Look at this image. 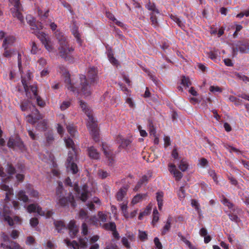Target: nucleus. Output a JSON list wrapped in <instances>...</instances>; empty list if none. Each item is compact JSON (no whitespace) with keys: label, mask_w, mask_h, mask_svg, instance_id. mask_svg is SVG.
I'll return each mask as SVG.
<instances>
[{"label":"nucleus","mask_w":249,"mask_h":249,"mask_svg":"<svg viewBox=\"0 0 249 249\" xmlns=\"http://www.w3.org/2000/svg\"><path fill=\"white\" fill-rule=\"evenodd\" d=\"M65 82L68 84L67 88L68 89L74 92L77 90L76 88L74 87L73 85H71V79L69 76L66 77L65 80Z\"/></svg>","instance_id":"72a5a7b5"},{"label":"nucleus","mask_w":249,"mask_h":249,"mask_svg":"<svg viewBox=\"0 0 249 249\" xmlns=\"http://www.w3.org/2000/svg\"><path fill=\"white\" fill-rule=\"evenodd\" d=\"M64 242L68 247L72 246L74 249H79L80 245L75 241H73L72 242H71L69 239H66L64 240Z\"/></svg>","instance_id":"7c9ffc66"},{"label":"nucleus","mask_w":249,"mask_h":249,"mask_svg":"<svg viewBox=\"0 0 249 249\" xmlns=\"http://www.w3.org/2000/svg\"><path fill=\"white\" fill-rule=\"evenodd\" d=\"M30 224L33 227L36 226L38 224V220L36 217L32 218L30 220Z\"/></svg>","instance_id":"69168bd1"},{"label":"nucleus","mask_w":249,"mask_h":249,"mask_svg":"<svg viewBox=\"0 0 249 249\" xmlns=\"http://www.w3.org/2000/svg\"><path fill=\"white\" fill-rule=\"evenodd\" d=\"M156 195V199L158 202V208L160 210H161L163 206V193L162 192H157Z\"/></svg>","instance_id":"5701e85b"},{"label":"nucleus","mask_w":249,"mask_h":249,"mask_svg":"<svg viewBox=\"0 0 249 249\" xmlns=\"http://www.w3.org/2000/svg\"><path fill=\"white\" fill-rule=\"evenodd\" d=\"M121 208L123 212L124 216L126 218H128V213L127 212V203H123L121 204Z\"/></svg>","instance_id":"603ef678"},{"label":"nucleus","mask_w":249,"mask_h":249,"mask_svg":"<svg viewBox=\"0 0 249 249\" xmlns=\"http://www.w3.org/2000/svg\"><path fill=\"white\" fill-rule=\"evenodd\" d=\"M66 145L67 148H71V150H75V145L73 141L70 138L65 140Z\"/></svg>","instance_id":"c85d7f7f"},{"label":"nucleus","mask_w":249,"mask_h":249,"mask_svg":"<svg viewBox=\"0 0 249 249\" xmlns=\"http://www.w3.org/2000/svg\"><path fill=\"white\" fill-rule=\"evenodd\" d=\"M79 245L81 248L85 249L88 246V238L85 237L84 238L79 239Z\"/></svg>","instance_id":"79ce46f5"},{"label":"nucleus","mask_w":249,"mask_h":249,"mask_svg":"<svg viewBox=\"0 0 249 249\" xmlns=\"http://www.w3.org/2000/svg\"><path fill=\"white\" fill-rule=\"evenodd\" d=\"M107 55L110 63L115 66H117L118 65V61L115 57H113V54L112 53L111 50L108 51Z\"/></svg>","instance_id":"bb28decb"},{"label":"nucleus","mask_w":249,"mask_h":249,"mask_svg":"<svg viewBox=\"0 0 249 249\" xmlns=\"http://www.w3.org/2000/svg\"><path fill=\"white\" fill-rule=\"evenodd\" d=\"M68 229L69 230V234L71 238H74L78 231V229L75 225L74 221H71L68 225Z\"/></svg>","instance_id":"9d476101"},{"label":"nucleus","mask_w":249,"mask_h":249,"mask_svg":"<svg viewBox=\"0 0 249 249\" xmlns=\"http://www.w3.org/2000/svg\"><path fill=\"white\" fill-rule=\"evenodd\" d=\"M98 175L102 179H105L109 176V173L103 170L98 171Z\"/></svg>","instance_id":"49530a36"},{"label":"nucleus","mask_w":249,"mask_h":249,"mask_svg":"<svg viewBox=\"0 0 249 249\" xmlns=\"http://www.w3.org/2000/svg\"><path fill=\"white\" fill-rule=\"evenodd\" d=\"M117 142L120 144L119 147H122L123 148H126L131 143V141L130 140L124 139L121 136H119L117 137Z\"/></svg>","instance_id":"a211bd4d"},{"label":"nucleus","mask_w":249,"mask_h":249,"mask_svg":"<svg viewBox=\"0 0 249 249\" xmlns=\"http://www.w3.org/2000/svg\"><path fill=\"white\" fill-rule=\"evenodd\" d=\"M16 146L18 147L21 149H22L24 147L22 142L18 138H16L15 147Z\"/></svg>","instance_id":"0e129e2a"},{"label":"nucleus","mask_w":249,"mask_h":249,"mask_svg":"<svg viewBox=\"0 0 249 249\" xmlns=\"http://www.w3.org/2000/svg\"><path fill=\"white\" fill-rule=\"evenodd\" d=\"M147 195L146 194H139L136 195L131 201L133 204H136L139 202L140 201L146 198Z\"/></svg>","instance_id":"b1692460"},{"label":"nucleus","mask_w":249,"mask_h":249,"mask_svg":"<svg viewBox=\"0 0 249 249\" xmlns=\"http://www.w3.org/2000/svg\"><path fill=\"white\" fill-rule=\"evenodd\" d=\"M16 38L15 36L13 35H9L6 36L5 37L3 43L2 47H11L13 46L14 43L15 42Z\"/></svg>","instance_id":"ddd939ff"},{"label":"nucleus","mask_w":249,"mask_h":249,"mask_svg":"<svg viewBox=\"0 0 249 249\" xmlns=\"http://www.w3.org/2000/svg\"><path fill=\"white\" fill-rule=\"evenodd\" d=\"M154 243L158 249H162V246L158 237H155L154 240Z\"/></svg>","instance_id":"774afa93"},{"label":"nucleus","mask_w":249,"mask_h":249,"mask_svg":"<svg viewBox=\"0 0 249 249\" xmlns=\"http://www.w3.org/2000/svg\"><path fill=\"white\" fill-rule=\"evenodd\" d=\"M54 224L58 232H61V230L63 229H67V228L66 227L64 222L62 221H54Z\"/></svg>","instance_id":"a878e982"},{"label":"nucleus","mask_w":249,"mask_h":249,"mask_svg":"<svg viewBox=\"0 0 249 249\" xmlns=\"http://www.w3.org/2000/svg\"><path fill=\"white\" fill-rule=\"evenodd\" d=\"M6 171L9 176L8 177L6 176L5 178H3L2 179L3 182H7L8 181L12 178V175L16 173L15 168L11 164H7Z\"/></svg>","instance_id":"f8f14e48"},{"label":"nucleus","mask_w":249,"mask_h":249,"mask_svg":"<svg viewBox=\"0 0 249 249\" xmlns=\"http://www.w3.org/2000/svg\"><path fill=\"white\" fill-rule=\"evenodd\" d=\"M22 84L24 87V89L25 90V91L26 92V94L27 97H29L28 94L30 93V91H31L32 93H33L35 97L37 96V87L35 86H28V83L26 82V80L23 78H22Z\"/></svg>","instance_id":"0eeeda50"},{"label":"nucleus","mask_w":249,"mask_h":249,"mask_svg":"<svg viewBox=\"0 0 249 249\" xmlns=\"http://www.w3.org/2000/svg\"><path fill=\"white\" fill-rule=\"evenodd\" d=\"M90 192L88 191V187L84 185L82 188V192L80 195V199L83 202H85L89 197Z\"/></svg>","instance_id":"f3484780"},{"label":"nucleus","mask_w":249,"mask_h":249,"mask_svg":"<svg viewBox=\"0 0 249 249\" xmlns=\"http://www.w3.org/2000/svg\"><path fill=\"white\" fill-rule=\"evenodd\" d=\"M210 90L211 92L214 93V92H221L222 90V89L218 86H211L210 87Z\"/></svg>","instance_id":"5fc2aeb1"},{"label":"nucleus","mask_w":249,"mask_h":249,"mask_svg":"<svg viewBox=\"0 0 249 249\" xmlns=\"http://www.w3.org/2000/svg\"><path fill=\"white\" fill-rule=\"evenodd\" d=\"M72 34L73 35V36L76 38V40H77V41L78 42V43H79V44H81V40L80 39V35L77 30V27H74L72 29Z\"/></svg>","instance_id":"ea45409f"},{"label":"nucleus","mask_w":249,"mask_h":249,"mask_svg":"<svg viewBox=\"0 0 249 249\" xmlns=\"http://www.w3.org/2000/svg\"><path fill=\"white\" fill-rule=\"evenodd\" d=\"M87 117H88V128L89 130L90 134L92 135L94 140L95 142H97L99 140L97 124L94 120L92 113H88Z\"/></svg>","instance_id":"7ed1b4c3"},{"label":"nucleus","mask_w":249,"mask_h":249,"mask_svg":"<svg viewBox=\"0 0 249 249\" xmlns=\"http://www.w3.org/2000/svg\"><path fill=\"white\" fill-rule=\"evenodd\" d=\"M4 49L3 56L5 57L10 58L15 54V49H10L9 47H2Z\"/></svg>","instance_id":"412c9836"},{"label":"nucleus","mask_w":249,"mask_h":249,"mask_svg":"<svg viewBox=\"0 0 249 249\" xmlns=\"http://www.w3.org/2000/svg\"><path fill=\"white\" fill-rule=\"evenodd\" d=\"M76 158V151L71 150L68 153V157L67 158V162L68 164L74 162Z\"/></svg>","instance_id":"4be33fe9"},{"label":"nucleus","mask_w":249,"mask_h":249,"mask_svg":"<svg viewBox=\"0 0 249 249\" xmlns=\"http://www.w3.org/2000/svg\"><path fill=\"white\" fill-rule=\"evenodd\" d=\"M1 247L4 249H23L18 244L14 242H11L10 245H6L5 244L1 243Z\"/></svg>","instance_id":"aec40b11"},{"label":"nucleus","mask_w":249,"mask_h":249,"mask_svg":"<svg viewBox=\"0 0 249 249\" xmlns=\"http://www.w3.org/2000/svg\"><path fill=\"white\" fill-rule=\"evenodd\" d=\"M122 243L124 246H125L127 249L130 248V246L128 241V239L125 237H124L122 238Z\"/></svg>","instance_id":"338daca9"},{"label":"nucleus","mask_w":249,"mask_h":249,"mask_svg":"<svg viewBox=\"0 0 249 249\" xmlns=\"http://www.w3.org/2000/svg\"><path fill=\"white\" fill-rule=\"evenodd\" d=\"M239 51L241 53H246L249 52V47H248L247 44H245L239 47Z\"/></svg>","instance_id":"a18cd8bd"},{"label":"nucleus","mask_w":249,"mask_h":249,"mask_svg":"<svg viewBox=\"0 0 249 249\" xmlns=\"http://www.w3.org/2000/svg\"><path fill=\"white\" fill-rule=\"evenodd\" d=\"M67 129L68 132L71 136H74L75 135L76 130L74 127L72 125H68L67 126Z\"/></svg>","instance_id":"8fccbe9b"},{"label":"nucleus","mask_w":249,"mask_h":249,"mask_svg":"<svg viewBox=\"0 0 249 249\" xmlns=\"http://www.w3.org/2000/svg\"><path fill=\"white\" fill-rule=\"evenodd\" d=\"M171 218L168 217L165 225L163 227V230L161 231L162 235H165L170 230L171 224Z\"/></svg>","instance_id":"393cba45"},{"label":"nucleus","mask_w":249,"mask_h":249,"mask_svg":"<svg viewBox=\"0 0 249 249\" xmlns=\"http://www.w3.org/2000/svg\"><path fill=\"white\" fill-rule=\"evenodd\" d=\"M57 204L62 207H66L69 203L73 208H75L76 206L74 196L71 193H70L67 197L61 196L57 198Z\"/></svg>","instance_id":"39448f33"},{"label":"nucleus","mask_w":249,"mask_h":249,"mask_svg":"<svg viewBox=\"0 0 249 249\" xmlns=\"http://www.w3.org/2000/svg\"><path fill=\"white\" fill-rule=\"evenodd\" d=\"M102 150L106 158L107 159L108 165L112 166L115 160V155L113 154L112 150L109 147L103 143Z\"/></svg>","instance_id":"423d86ee"},{"label":"nucleus","mask_w":249,"mask_h":249,"mask_svg":"<svg viewBox=\"0 0 249 249\" xmlns=\"http://www.w3.org/2000/svg\"><path fill=\"white\" fill-rule=\"evenodd\" d=\"M27 210L30 213L32 212H36L40 215H44L42 208L37 204H32L28 206Z\"/></svg>","instance_id":"1a4fd4ad"},{"label":"nucleus","mask_w":249,"mask_h":249,"mask_svg":"<svg viewBox=\"0 0 249 249\" xmlns=\"http://www.w3.org/2000/svg\"><path fill=\"white\" fill-rule=\"evenodd\" d=\"M30 26H31V29L34 30H39L42 29L41 25L40 24L36 25L35 21L33 22V23H31V24H30Z\"/></svg>","instance_id":"bf43d9fd"},{"label":"nucleus","mask_w":249,"mask_h":249,"mask_svg":"<svg viewBox=\"0 0 249 249\" xmlns=\"http://www.w3.org/2000/svg\"><path fill=\"white\" fill-rule=\"evenodd\" d=\"M236 75L239 79L242 80L246 83H247V82H249V77L244 75L240 74L239 73H237Z\"/></svg>","instance_id":"e2e57ef3"},{"label":"nucleus","mask_w":249,"mask_h":249,"mask_svg":"<svg viewBox=\"0 0 249 249\" xmlns=\"http://www.w3.org/2000/svg\"><path fill=\"white\" fill-rule=\"evenodd\" d=\"M27 118L28 122L31 124H35L38 120L41 119L42 117L41 115H39V116H35V117H33L32 114H29L27 116Z\"/></svg>","instance_id":"c756f323"},{"label":"nucleus","mask_w":249,"mask_h":249,"mask_svg":"<svg viewBox=\"0 0 249 249\" xmlns=\"http://www.w3.org/2000/svg\"><path fill=\"white\" fill-rule=\"evenodd\" d=\"M98 216L100 220L102 222H106L107 219V215L103 213L102 212H99Z\"/></svg>","instance_id":"4d7b16f0"},{"label":"nucleus","mask_w":249,"mask_h":249,"mask_svg":"<svg viewBox=\"0 0 249 249\" xmlns=\"http://www.w3.org/2000/svg\"><path fill=\"white\" fill-rule=\"evenodd\" d=\"M191 204L193 207H194L195 209L197 211L199 214L200 213V210L199 209V205L196 199H192Z\"/></svg>","instance_id":"09e8293b"},{"label":"nucleus","mask_w":249,"mask_h":249,"mask_svg":"<svg viewBox=\"0 0 249 249\" xmlns=\"http://www.w3.org/2000/svg\"><path fill=\"white\" fill-rule=\"evenodd\" d=\"M149 124V133L150 135H153L154 136H156V129L154 127L153 123L151 121H148Z\"/></svg>","instance_id":"a19ab883"},{"label":"nucleus","mask_w":249,"mask_h":249,"mask_svg":"<svg viewBox=\"0 0 249 249\" xmlns=\"http://www.w3.org/2000/svg\"><path fill=\"white\" fill-rule=\"evenodd\" d=\"M181 84L184 86L189 87L191 85V82L188 77L183 76L181 79Z\"/></svg>","instance_id":"37998d69"},{"label":"nucleus","mask_w":249,"mask_h":249,"mask_svg":"<svg viewBox=\"0 0 249 249\" xmlns=\"http://www.w3.org/2000/svg\"><path fill=\"white\" fill-rule=\"evenodd\" d=\"M27 193L29 194L31 196L34 197H38L39 196L38 192L31 187H28L27 188Z\"/></svg>","instance_id":"58836bf2"},{"label":"nucleus","mask_w":249,"mask_h":249,"mask_svg":"<svg viewBox=\"0 0 249 249\" xmlns=\"http://www.w3.org/2000/svg\"><path fill=\"white\" fill-rule=\"evenodd\" d=\"M103 227L106 230L114 231L116 229V226L114 222L106 223L103 225Z\"/></svg>","instance_id":"2f4dec72"},{"label":"nucleus","mask_w":249,"mask_h":249,"mask_svg":"<svg viewBox=\"0 0 249 249\" xmlns=\"http://www.w3.org/2000/svg\"><path fill=\"white\" fill-rule=\"evenodd\" d=\"M151 210V207L147 206L142 212L140 213L138 217L139 219L141 220L144 216L149 214L150 213Z\"/></svg>","instance_id":"e433bc0d"},{"label":"nucleus","mask_w":249,"mask_h":249,"mask_svg":"<svg viewBox=\"0 0 249 249\" xmlns=\"http://www.w3.org/2000/svg\"><path fill=\"white\" fill-rule=\"evenodd\" d=\"M88 77L90 80V84H93L97 80V71L95 68H90L88 71Z\"/></svg>","instance_id":"dca6fc26"},{"label":"nucleus","mask_w":249,"mask_h":249,"mask_svg":"<svg viewBox=\"0 0 249 249\" xmlns=\"http://www.w3.org/2000/svg\"><path fill=\"white\" fill-rule=\"evenodd\" d=\"M9 2L13 7L10 9L11 13L13 17L17 18L21 23H24V18L22 12L23 8L19 0H9Z\"/></svg>","instance_id":"f03ea898"},{"label":"nucleus","mask_w":249,"mask_h":249,"mask_svg":"<svg viewBox=\"0 0 249 249\" xmlns=\"http://www.w3.org/2000/svg\"><path fill=\"white\" fill-rule=\"evenodd\" d=\"M18 196V199L24 202H27L29 200L28 196L25 195V192L23 191L19 192Z\"/></svg>","instance_id":"f704fd0d"},{"label":"nucleus","mask_w":249,"mask_h":249,"mask_svg":"<svg viewBox=\"0 0 249 249\" xmlns=\"http://www.w3.org/2000/svg\"><path fill=\"white\" fill-rule=\"evenodd\" d=\"M171 18L175 22H176L178 24V25L179 27H180L182 28H183V27H184L182 21L178 18L177 17H176L175 16H173V15H171Z\"/></svg>","instance_id":"de8ad7c7"},{"label":"nucleus","mask_w":249,"mask_h":249,"mask_svg":"<svg viewBox=\"0 0 249 249\" xmlns=\"http://www.w3.org/2000/svg\"><path fill=\"white\" fill-rule=\"evenodd\" d=\"M67 168L70 170L73 174L77 173L78 171L77 166L74 162L68 164Z\"/></svg>","instance_id":"473e14b6"},{"label":"nucleus","mask_w":249,"mask_h":249,"mask_svg":"<svg viewBox=\"0 0 249 249\" xmlns=\"http://www.w3.org/2000/svg\"><path fill=\"white\" fill-rule=\"evenodd\" d=\"M168 166L169 172L173 175L175 179L177 181L180 180L183 177L182 173L176 168V165L174 164H169Z\"/></svg>","instance_id":"6e6552de"},{"label":"nucleus","mask_w":249,"mask_h":249,"mask_svg":"<svg viewBox=\"0 0 249 249\" xmlns=\"http://www.w3.org/2000/svg\"><path fill=\"white\" fill-rule=\"evenodd\" d=\"M71 105L70 101H64L60 106V108L62 110H64L68 108Z\"/></svg>","instance_id":"13d9d810"},{"label":"nucleus","mask_w":249,"mask_h":249,"mask_svg":"<svg viewBox=\"0 0 249 249\" xmlns=\"http://www.w3.org/2000/svg\"><path fill=\"white\" fill-rule=\"evenodd\" d=\"M188 165L185 162L181 160L178 165V168L182 172L185 171L188 169Z\"/></svg>","instance_id":"864d4df0"},{"label":"nucleus","mask_w":249,"mask_h":249,"mask_svg":"<svg viewBox=\"0 0 249 249\" xmlns=\"http://www.w3.org/2000/svg\"><path fill=\"white\" fill-rule=\"evenodd\" d=\"M74 50V48L72 46H70L68 42L60 45L58 47L59 56L65 61L70 62H72L74 60L73 57L71 55V53Z\"/></svg>","instance_id":"f257e3e1"},{"label":"nucleus","mask_w":249,"mask_h":249,"mask_svg":"<svg viewBox=\"0 0 249 249\" xmlns=\"http://www.w3.org/2000/svg\"><path fill=\"white\" fill-rule=\"evenodd\" d=\"M63 188L62 183L61 182H59L58 183V186L56 190V194L57 196V198H59L63 195Z\"/></svg>","instance_id":"4c0bfd02"},{"label":"nucleus","mask_w":249,"mask_h":249,"mask_svg":"<svg viewBox=\"0 0 249 249\" xmlns=\"http://www.w3.org/2000/svg\"><path fill=\"white\" fill-rule=\"evenodd\" d=\"M127 190V187L121 188L116 194V198L118 201H122L124 197L126 195Z\"/></svg>","instance_id":"6ab92c4d"},{"label":"nucleus","mask_w":249,"mask_h":249,"mask_svg":"<svg viewBox=\"0 0 249 249\" xmlns=\"http://www.w3.org/2000/svg\"><path fill=\"white\" fill-rule=\"evenodd\" d=\"M20 107L22 111H27L28 109H32V105L29 101H25L21 103Z\"/></svg>","instance_id":"cd10ccee"},{"label":"nucleus","mask_w":249,"mask_h":249,"mask_svg":"<svg viewBox=\"0 0 249 249\" xmlns=\"http://www.w3.org/2000/svg\"><path fill=\"white\" fill-rule=\"evenodd\" d=\"M41 37L40 40H41L42 43L44 45L45 48L49 52H53L54 50V48L51 42L47 38L45 37V34L44 33H42Z\"/></svg>","instance_id":"9b49d317"},{"label":"nucleus","mask_w":249,"mask_h":249,"mask_svg":"<svg viewBox=\"0 0 249 249\" xmlns=\"http://www.w3.org/2000/svg\"><path fill=\"white\" fill-rule=\"evenodd\" d=\"M88 151L89 156L90 158L94 160H99L100 159V154L94 147L92 146L88 147Z\"/></svg>","instance_id":"2eb2a0df"},{"label":"nucleus","mask_w":249,"mask_h":249,"mask_svg":"<svg viewBox=\"0 0 249 249\" xmlns=\"http://www.w3.org/2000/svg\"><path fill=\"white\" fill-rule=\"evenodd\" d=\"M80 106L82 108V110L87 115L88 113H92L91 111L89 110V109L87 107V104L85 102H83L82 100L79 101Z\"/></svg>","instance_id":"c9c22d12"},{"label":"nucleus","mask_w":249,"mask_h":249,"mask_svg":"<svg viewBox=\"0 0 249 249\" xmlns=\"http://www.w3.org/2000/svg\"><path fill=\"white\" fill-rule=\"evenodd\" d=\"M38 51V49L37 46V45L35 42H32V49H31V53L33 54H36Z\"/></svg>","instance_id":"680f3d73"},{"label":"nucleus","mask_w":249,"mask_h":249,"mask_svg":"<svg viewBox=\"0 0 249 249\" xmlns=\"http://www.w3.org/2000/svg\"><path fill=\"white\" fill-rule=\"evenodd\" d=\"M54 34L59 45L68 42L66 36L63 33L57 30L55 32Z\"/></svg>","instance_id":"4468645a"},{"label":"nucleus","mask_w":249,"mask_h":249,"mask_svg":"<svg viewBox=\"0 0 249 249\" xmlns=\"http://www.w3.org/2000/svg\"><path fill=\"white\" fill-rule=\"evenodd\" d=\"M139 237L141 241H143L147 239V234L145 231H143L139 230Z\"/></svg>","instance_id":"3c124183"},{"label":"nucleus","mask_w":249,"mask_h":249,"mask_svg":"<svg viewBox=\"0 0 249 249\" xmlns=\"http://www.w3.org/2000/svg\"><path fill=\"white\" fill-rule=\"evenodd\" d=\"M146 7L147 8L148 10L150 11L155 12L157 13H159V10L156 8L155 4L152 3L150 1L146 5Z\"/></svg>","instance_id":"c03bdc74"},{"label":"nucleus","mask_w":249,"mask_h":249,"mask_svg":"<svg viewBox=\"0 0 249 249\" xmlns=\"http://www.w3.org/2000/svg\"><path fill=\"white\" fill-rule=\"evenodd\" d=\"M54 140L53 135L51 133H48L46 135V142L48 145L52 143Z\"/></svg>","instance_id":"6e6d98bb"},{"label":"nucleus","mask_w":249,"mask_h":249,"mask_svg":"<svg viewBox=\"0 0 249 249\" xmlns=\"http://www.w3.org/2000/svg\"><path fill=\"white\" fill-rule=\"evenodd\" d=\"M80 91L81 94L85 97L89 96L92 93V89L90 84V82L88 80L85 75H81L80 76Z\"/></svg>","instance_id":"20e7f679"},{"label":"nucleus","mask_w":249,"mask_h":249,"mask_svg":"<svg viewBox=\"0 0 249 249\" xmlns=\"http://www.w3.org/2000/svg\"><path fill=\"white\" fill-rule=\"evenodd\" d=\"M16 138L14 139L10 138L7 142V146L10 148H14L15 147Z\"/></svg>","instance_id":"052dcab7"}]
</instances>
